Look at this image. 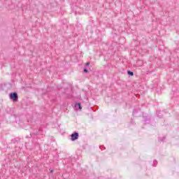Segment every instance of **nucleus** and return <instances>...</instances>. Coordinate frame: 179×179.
Returning a JSON list of instances; mask_svg holds the SVG:
<instances>
[{"label": "nucleus", "instance_id": "obj_1", "mask_svg": "<svg viewBox=\"0 0 179 179\" xmlns=\"http://www.w3.org/2000/svg\"><path fill=\"white\" fill-rule=\"evenodd\" d=\"M9 99L13 103H17V101L19 100V94L16 92H10L9 94Z\"/></svg>", "mask_w": 179, "mask_h": 179}, {"label": "nucleus", "instance_id": "obj_2", "mask_svg": "<svg viewBox=\"0 0 179 179\" xmlns=\"http://www.w3.org/2000/svg\"><path fill=\"white\" fill-rule=\"evenodd\" d=\"M79 139V133L78 131H74L71 134V141L72 142H75V141H78Z\"/></svg>", "mask_w": 179, "mask_h": 179}, {"label": "nucleus", "instance_id": "obj_3", "mask_svg": "<svg viewBox=\"0 0 179 179\" xmlns=\"http://www.w3.org/2000/svg\"><path fill=\"white\" fill-rule=\"evenodd\" d=\"M143 122L145 125H146V124H150L152 121V117H150V115H148L143 116Z\"/></svg>", "mask_w": 179, "mask_h": 179}, {"label": "nucleus", "instance_id": "obj_4", "mask_svg": "<svg viewBox=\"0 0 179 179\" xmlns=\"http://www.w3.org/2000/svg\"><path fill=\"white\" fill-rule=\"evenodd\" d=\"M115 100H116L117 103H122V101H124V100L122 99V95L120 93L115 94Z\"/></svg>", "mask_w": 179, "mask_h": 179}, {"label": "nucleus", "instance_id": "obj_5", "mask_svg": "<svg viewBox=\"0 0 179 179\" xmlns=\"http://www.w3.org/2000/svg\"><path fill=\"white\" fill-rule=\"evenodd\" d=\"M50 3L51 8H57V6H58V3L55 0H50Z\"/></svg>", "mask_w": 179, "mask_h": 179}, {"label": "nucleus", "instance_id": "obj_6", "mask_svg": "<svg viewBox=\"0 0 179 179\" xmlns=\"http://www.w3.org/2000/svg\"><path fill=\"white\" fill-rule=\"evenodd\" d=\"M74 108L76 110H82V103H80V102H76L74 105Z\"/></svg>", "mask_w": 179, "mask_h": 179}, {"label": "nucleus", "instance_id": "obj_7", "mask_svg": "<svg viewBox=\"0 0 179 179\" xmlns=\"http://www.w3.org/2000/svg\"><path fill=\"white\" fill-rule=\"evenodd\" d=\"M19 142H20V137H15L14 138L11 139V143H19Z\"/></svg>", "mask_w": 179, "mask_h": 179}, {"label": "nucleus", "instance_id": "obj_8", "mask_svg": "<svg viewBox=\"0 0 179 179\" xmlns=\"http://www.w3.org/2000/svg\"><path fill=\"white\" fill-rule=\"evenodd\" d=\"M138 113H139V110L134 108L132 113L133 117H138Z\"/></svg>", "mask_w": 179, "mask_h": 179}, {"label": "nucleus", "instance_id": "obj_9", "mask_svg": "<svg viewBox=\"0 0 179 179\" xmlns=\"http://www.w3.org/2000/svg\"><path fill=\"white\" fill-rule=\"evenodd\" d=\"M157 115L158 118H163V112L162 110H157Z\"/></svg>", "mask_w": 179, "mask_h": 179}, {"label": "nucleus", "instance_id": "obj_10", "mask_svg": "<svg viewBox=\"0 0 179 179\" xmlns=\"http://www.w3.org/2000/svg\"><path fill=\"white\" fill-rule=\"evenodd\" d=\"M6 89V84H0V92H3Z\"/></svg>", "mask_w": 179, "mask_h": 179}, {"label": "nucleus", "instance_id": "obj_11", "mask_svg": "<svg viewBox=\"0 0 179 179\" xmlns=\"http://www.w3.org/2000/svg\"><path fill=\"white\" fill-rule=\"evenodd\" d=\"M13 118H15V122H17L18 121H20V117L16 115H12Z\"/></svg>", "mask_w": 179, "mask_h": 179}, {"label": "nucleus", "instance_id": "obj_12", "mask_svg": "<svg viewBox=\"0 0 179 179\" xmlns=\"http://www.w3.org/2000/svg\"><path fill=\"white\" fill-rule=\"evenodd\" d=\"M166 136L158 137V142H164L166 141Z\"/></svg>", "mask_w": 179, "mask_h": 179}, {"label": "nucleus", "instance_id": "obj_13", "mask_svg": "<svg viewBox=\"0 0 179 179\" xmlns=\"http://www.w3.org/2000/svg\"><path fill=\"white\" fill-rule=\"evenodd\" d=\"M127 75H129V76H134V71L128 70Z\"/></svg>", "mask_w": 179, "mask_h": 179}, {"label": "nucleus", "instance_id": "obj_14", "mask_svg": "<svg viewBox=\"0 0 179 179\" xmlns=\"http://www.w3.org/2000/svg\"><path fill=\"white\" fill-rule=\"evenodd\" d=\"M152 166H153L154 167H156V166H157V160L155 159V160L153 161Z\"/></svg>", "mask_w": 179, "mask_h": 179}, {"label": "nucleus", "instance_id": "obj_15", "mask_svg": "<svg viewBox=\"0 0 179 179\" xmlns=\"http://www.w3.org/2000/svg\"><path fill=\"white\" fill-rule=\"evenodd\" d=\"M83 72H84V73H87L89 72V69H87V68H86V67H84Z\"/></svg>", "mask_w": 179, "mask_h": 179}, {"label": "nucleus", "instance_id": "obj_16", "mask_svg": "<svg viewBox=\"0 0 179 179\" xmlns=\"http://www.w3.org/2000/svg\"><path fill=\"white\" fill-rule=\"evenodd\" d=\"M99 148L101 149V150H106V147H104V145H100Z\"/></svg>", "mask_w": 179, "mask_h": 179}, {"label": "nucleus", "instance_id": "obj_17", "mask_svg": "<svg viewBox=\"0 0 179 179\" xmlns=\"http://www.w3.org/2000/svg\"><path fill=\"white\" fill-rule=\"evenodd\" d=\"M72 97H73V96H72L71 94H69V95L66 96V98H67V99H72Z\"/></svg>", "mask_w": 179, "mask_h": 179}, {"label": "nucleus", "instance_id": "obj_18", "mask_svg": "<svg viewBox=\"0 0 179 179\" xmlns=\"http://www.w3.org/2000/svg\"><path fill=\"white\" fill-rule=\"evenodd\" d=\"M85 66H90V62H87L86 64H85Z\"/></svg>", "mask_w": 179, "mask_h": 179}, {"label": "nucleus", "instance_id": "obj_19", "mask_svg": "<svg viewBox=\"0 0 179 179\" xmlns=\"http://www.w3.org/2000/svg\"><path fill=\"white\" fill-rule=\"evenodd\" d=\"M50 173L52 174V173H54V169H50Z\"/></svg>", "mask_w": 179, "mask_h": 179}, {"label": "nucleus", "instance_id": "obj_20", "mask_svg": "<svg viewBox=\"0 0 179 179\" xmlns=\"http://www.w3.org/2000/svg\"><path fill=\"white\" fill-rule=\"evenodd\" d=\"M131 124H135V122H134V119H131Z\"/></svg>", "mask_w": 179, "mask_h": 179}]
</instances>
